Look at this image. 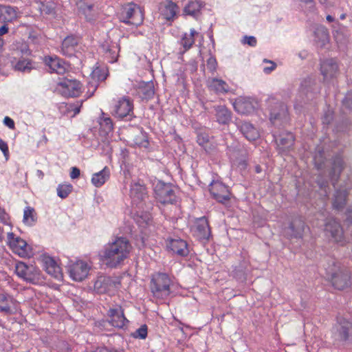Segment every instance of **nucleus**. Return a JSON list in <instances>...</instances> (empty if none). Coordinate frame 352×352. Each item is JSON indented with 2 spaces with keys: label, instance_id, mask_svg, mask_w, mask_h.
Returning a JSON list of instances; mask_svg holds the SVG:
<instances>
[{
  "label": "nucleus",
  "instance_id": "2",
  "mask_svg": "<svg viewBox=\"0 0 352 352\" xmlns=\"http://www.w3.org/2000/svg\"><path fill=\"white\" fill-rule=\"evenodd\" d=\"M325 270L336 289L343 290L351 287V272L335 258L329 259Z\"/></svg>",
  "mask_w": 352,
  "mask_h": 352
},
{
  "label": "nucleus",
  "instance_id": "16",
  "mask_svg": "<svg viewBox=\"0 0 352 352\" xmlns=\"http://www.w3.org/2000/svg\"><path fill=\"white\" fill-rule=\"evenodd\" d=\"M17 301L10 295L0 293V313L12 315L17 309Z\"/></svg>",
  "mask_w": 352,
  "mask_h": 352
},
{
  "label": "nucleus",
  "instance_id": "64",
  "mask_svg": "<svg viewBox=\"0 0 352 352\" xmlns=\"http://www.w3.org/2000/svg\"><path fill=\"white\" fill-rule=\"evenodd\" d=\"M94 352H110L107 347H98Z\"/></svg>",
  "mask_w": 352,
  "mask_h": 352
},
{
  "label": "nucleus",
  "instance_id": "53",
  "mask_svg": "<svg viewBox=\"0 0 352 352\" xmlns=\"http://www.w3.org/2000/svg\"><path fill=\"white\" fill-rule=\"evenodd\" d=\"M243 43L244 44H248L250 46L254 47L256 45V39L254 36H245L243 37Z\"/></svg>",
  "mask_w": 352,
  "mask_h": 352
},
{
  "label": "nucleus",
  "instance_id": "1",
  "mask_svg": "<svg viewBox=\"0 0 352 352\" xmlns=\"http://www.w3.org/2000/svg\"><path fill=\"white\" fill-rule=\"evenodd\" d=\"M131 249L132 246L126 238L117 237L104 246L101 256L107 266L116 267L129 256Z\"/></svg>",
  "mask_w": 352,
  "mask_h": 352
},
{
  "label": "nucleus",
  "instance_id": "18",
  "mask_svg": "<svg viewBox=\"0 0 352 352\" xmlns=\"http://www.w3.org/2000/svg\"><path fill=\"white\" fill-rule=\"evenodd\" d=\"M167 248L179 256H186L189 254L186 241L179 238L170 239L167 243Z\"/></svg>",
  "mask_w": 352,
  "mask_h": 352
},
{
  "label": "nucleus",
  "instance_id": "60",
  "mask_svg": "<svg viewBox=\"0 0 352 352\" xmlns=\"http://www.w3.org/2000/svg\"><path fill=\"white\" fill-rule=\"evenodd\" d=\"M342 103L344 105H345L346 107L348 108H351V105H352V99L350 98H345L343 101H342Z\"/></svg>",
  "mask_w": 352,
  "mask_h": 352
},
{
  "label": "nucleus",
  "instance_id": "38",
  "mask_svg": "<svg viewBox=\"0 0 352 352\" xmlns=\"http://www.w3.org/2000/svg\"><path fill=\"white\" fill-rule=\"evenodd\" d=\"M216 117L220 124H226L231 120V112L225 106H218L215 108Z\"/></svg>",
  "mask_w": 352,
  "mask_h": 352
},
{
  "label": "nucleus",
  "instance_id": "44",
  "mask_svg": "<svg viewBox=\"0 0 352 352\" xmlns=\"http://www.w3.org/2000/svg\"><path fill=\"white\" fill-rule=\"evenodd\" d=\"M201 3L197 1H190L184 8V12L188 15H195L199 11Z\"/></svg>",
  "mask_w": 352,
  "mask_h": 352
},
{
  "label": "nucleus",
  "instance_id": "19",
  "mask_svg": "<svg viewBox=\"0 0 352 352\" xmlns=\"http://www.w3.org/2000/svg\"><path fill=\"white\" fill-rule=\"evenodd\" d=\"M305 228V224L301 217L294 218L288 228L286 234L292 239H300L302 237Z\"/></svg>",
  "mask_w": 352,
  "mask_h": 352
},
{
  "label": "nucleus",
  "instance_id": "31",
  "mask_svg": "<svg viewBox=\"0 0 352 352\" xmlns=\"http://www.w3.org/2000/svg\"><path fill=\"white\" fill-rule=\"evenodd\" d=\"M234 109L241 114H249L254 111V107L249 100L240 98L234 103Z\"/></svg>",
  "mask_w": 352,
  "mask_h": 352
},
{
  "label": "nucleus",
  "instance_id": "5",
  "mask_svg": "<svg viewBox=\"0 0 352 352\" xmlns=\"http://www.w3.org/2000/svg\"><path fill=\"white\" fill-rule=\"evenodd\" d=\"M270 120L274 125L287 122L289 113L287 105L280 101H270Z\"/></svg>",
  "mask_w": 352,
  "mask_h": 352
},
{
  "label": "nucleus",
  "instance_id": "6",
  "mask_svg": "<svg viewBox=\"0 0 352 352\" xmlns=\"http://www.w3.org/2000/svg\"><path fill=\"white\" fill-rule=\"evenodd\" d=\"M156 199L162 204H173L176 201V195L173 187L169 184L157 182L154 188Z\"/></svg>",
  "mask_w": 352,
  "mask_h": 352
},
{
  "label": "nucleus",
  "instance_id": "45",
  "mask_svg": "<svg viewBox=\"0 0 352 352\" xmlns=\"http://www.w3.org/2000/svg\"><path fill=\"white\" fill-rule=\"evenodd\" d=\"M36 221L34 210L30 207H27L24 210L23 222L28 225H32Z\"/></svg>",
  "mask_w": 352,
  "mask_h": 352
},
{
  "label": "nucleus",
  "instance_id": "4",
  "mask_svg": "<svg viewBox=\"0 0 352 352\" xmlns=\"http://www.w3.org/2000/svg\"><path fill=\"white\" fill-rule=\"evenodd\" d=\"M119 18L120 21L134 25L141 24L143 21L140 8L132 3L122 6Z\"/></svg>",
  "mask_w": 352,
  "mask_h": 352
},
{
  "label": "nucleus",
  "instance_id": "3",
  "mask_svg": "<svg viewBox=\"0 0 352 352\" xmlns=\"http://www.w3.org/2000/svg\"><path fill=\"white\" fill-rule=\"evenodd\" d=\"M171 284L172 280L167 274H154L151 282V290L154 297L161 299L168 297L170 294Z\"/></svg>",
  "mask_w": 352,
  "mask_h": 352
},
{
  "label": "nucleus",
  "instance_id": "17",
  "mask_svg": "<svg viewBox=\"0 0 352 352\" xmlns=\"http://www.w3.org/2000/svg\"><path fill=\"white\" fill-rule=\"evenodd\" d=\"M278 149L280 153H285L289 151L292 148L295 138L294 135L290 132H283L276 137V135H273Z\"/></svg>",
  "mask_w": 352,
  "mask_h": 352
},
{
  "label": "nucleus",
  "instance_id": "56",
  "mask_svg": "<svg viewBox=\"0 0 352 352\" xmlns=\"http://www.w3.org/2000/svg\"><path fill=\"white\" fill-rule=\"evenodd\" d=\"M80 169L77 167H72L70 173V177L72 179H76L80 176Z\"/></svg>",
  "mask_w": 352,
  "mask_h": 352
},
{
  "label": "nucleus",
  "instance_id": "47",
  "mask_svg": "<svg viewBox=\"0 0 352 352\" xmlns=\"http://www.w3.org/2000/svg\"><path fill=\"white\" fill-rule=\"evenodd\" d=\"M14 67L18 71L29 72L32 69V64L28 60L23 58L17 62Z\"/></svg>",
  "mask_w": 352,
  "mask_h": 352
},
{
  "label": "nucleus",
  "instance_id": "41",
  "mask_svg": "<svg viewBox=\"0 0 352 352\" xmlns=\"http://www.w3.org/2000/svg\"><path fill=\"white\" fill-rule=\"evenodd\" d=\"M107 70L105 68L101 67H96L93 72H91V79L93 80V83L96 84L100 81H104L107 77ZM95 87H97L96 85H94Z\"/></svg>",
  "mask_w": 352,
  "mask_h": 352
},
{
  "label": "nucleus",
  "instance_id": "13",
  "mask_svg": "<svg viewBox=\"0 0 352 352\" xmlns=\"http://www.w3.org/2000/svg\"><path fill=\"white\" fill-rule=\"evenodd\" d=\"M111 324L117 328H123L129 322L124 314V309L120 305L111 307L107 314Z\"/></svg>",
  "mask_w": 352,
  "mask_h": 352
},
{
  "label": "nucleus",
  "instance_id": "22",
  "mask_svg": "<svg viewBox=\"0 0 352 352\" xmlns=\"http://www.w3.org/2000/svg\"><path fill=\"white\" fill-rule=\"evenodd\" d=\"M63 88V94L69 97H77L81 92V85L76 80L66 79L60 82Z\"/></svg>",
  "mask_w": 352,
  "mask_h": 352
},
{
  "label": "nucleus",
  "instance_id": "59",
  "mask_svg": "<svg viewBox=\"0 0 352 352\" xmlns=\"http://www.w3.org/2000/svg\"><path fill=\"white\" fill-rule=\"evenodd\" d=\"M8 32V27L6 23L0 28V38Z\"/></svg>",
  "mask_w": 352,
  "mask_h": 352
},
{
  "label": "nucleus",
  "instance_id": "61",
  "mask_svg": "<svg viewBox=\"0 0 352 352\" xmlns=\"http://www.w3.org/2000/svg\"><path fill=\"white\" fill-rule=\"evenodd\" d=\"M140 218L143 220V221L145 223V225L148 226L150 224L151 219L148 214H145L144 216H141Z\"/></svg>",
  "mask_w": 352,
  "mask_h": 352
},
{
  "label": "nucleus",
  "instance_id": "29",
  "mask_svg": "<svg viewBox=\"0 0 352 352\" xmlns=\"http://www.w3.org/2000/svg\"><path fill=\"white\" fill-rule=\"evenodd\" d=\"M207 85L210 90L217 94L227 93L229 90V86L226 81L216 78H209Z\"/></svg>",
  "mask_w": 352,
  "mask_h": 352
},
{
  "label": "nucleus",
  "instance_id": "20",
  "mask_svg": "<svg viewBox=\"0 0 352 352\" xmlns=\"http://www.w3.org/2000/svg\"><path fill=\"white\" fill-rule=\"evenodd\" d=\"M80 38L74 35L67 36L64 38L61 45V53L63 55L72 57L75 54Z\"/></svg>",
  "mask_w": 352,
  "mask_h": 352
},
{
  "label": "nucleus",
  "instance_id": "34",
  "mask_svg": "<svg viewBox=\"0 0 352 352\" xmlns=\"http://www.w3.org/2000/svg\"><path fill=\"white\" fill-rule=\"evenodd\" d=\"M314 35L315 41L318 43L320 47L324 46L329 41V32L327 29L324 26L320 25L317 27L314 31Z\"/></svg>",
  "mask_w": 352,
  "mask_h": 352
},
{
  "label": "nucleus",
  "instance_id": "54",
  "mask_svg": "<svg viewBox=\"0 0 352 352\" xmlns=\"http://www.w3.org/2000/svg\"><path fill=\"white\" fill-rule=\"evenodd\" d=\"M0 149L3 152L5 157L8 159L9 156L8 146L7 143L1 139H0Z\"/></svg>",
  "mask_w": 352,
  "mask_h": 352
},
{
  "label": "nucleus",
  "instance_id": "14",
  "mask_svg": "<svg viewBox=\"0 0 352 352\" xmlns=\"http://www.w3.org/2000/svg\"><path fill=\"white\" fill-rule=\"evenodd\" d=\"M89 267L87 263L78 261L69 265L68 271L70 276L76 281H82L87 277L89 272Z\"/></svg>",
  "mask_w": 352,
  "mask_h": 352
},
{
  "label": "nucleus",
  "instance_id": "23",
  "mask_svg": "<svg viewBox=\"0 0 352 352\" xmlns=\"http://www.w3.org/2000/svg\"><path fill=\"white\" fill-rule=\"evenodd\" d=\"M320 72L326 80L336 76L338 72V65L333 59H327L320 64Z\"/></svg>",
  "mask_w": 352,
  "mask_h": 352
},
{
  "label": "nucleus",
  "instance_id": "51",
  "mask_svg": "<svg viewBox=\"0 0 352 352\" xmlns=\"http://www.w3.org/2000/svg\"><path fill=\"white\" fill-rule=\"evenodd\" d=\"M147 330V326L146 324H143L133 333L132 336L135 338L145 339L148 333Z\"/></svg>",
  "mask_w": 352,
  "mask_h": 352
},
{
  "label": "nucleus",
  "instance_id": "15",
  "mask_svg": "<svg viewBox=\"0 0 352 352\" xmlns=\"http://www.w3.org/2000/svg\"><path fill=\"white\" fill-rule=\"evenodd\" d=\"M119 282L116 281L110 276H100L94 283V290L98 294H105L112 288L117 287Z\"/></svg>",
  "mask_w": 352,
  "mask_h": 352
},
{
  "label": "nucleus",
  "instance_id": "26",
  "mask_svg": "<svg viewBox=\"0 0 352 352\" xmlns=\"http://www.w3.org/2000/svg\"><path fill=\"white\" fill-rule=\"evenodd\" d=\"M238 128L249 141H254L259 138L258 130L250 122H241L238 124Z\"/></svg>",
  "mask_w": 352,
  "mask_h": 352
},
{
  "label": "nucleus",
  "instance_id": "32",
  "mask_svg": "<svg viewBox=\"0 0 352 352\" xmlns=\"http://www.w3.org/2000/svg\"><path fill=\"white\" fill-rule=\"evenodd\" d=\"M179 8L173 1H168L161 7V14L166 20L173 19L178 12Z\"/></svg>",
  "mask_w": 352,
  "mask_h": 352
},
{
  "label": "nucleus",
  "instance_id": "52",
  "mask_svg": "<svg viewBox=\"0 0 352 352\" xmlns=\"http://www.w3.org/2000/svg\"><path fill=\"white\" fill-rule=\"evenodd\" d=\"M217 65L215 58L210 56L207 60V67L211 72H214L216 70Z\"/></svg>",
  "mask_w": 352,
  "mask_h": 352
},
{
  "label": "nucleus",
  "instance_id": "36",
  "mask_svg": "<svg viewBox=\"0 0 352 352\" xmlns=\"http://www.w3.org/2000/svg\"><path fill=\"white\" fill-rule=\"evenodd\" d=\"M347 192L345 190H337L334 195L333 208L336 210H342L346 205Z\"/></svg>",
  "mask_w": 352,
  "mask_h": 352
},
{
  "label": "nucleus",
  "instance_id": "57",
  "mask_svg": "<svg viewBox=\"0 0 352 352\" xmlns=\"http://www.w3.org/2000/svg\"><path fill=\"white\" fill-rule=\"evenodd\" d=\"M197 143L199 145L204 146V144L208 142V136H204L203 135H199L197 136Z\"/></svg>",
  "mask_w": 352,
  "mask_h": 352
},
{
  "label": "nucleus",
  "instance_id": "25",
  "mask_svg": "<svg viewBox=\"0 0 352 352\" xmlns=\"http://www.w3.org/2000/svg\"><path fill=\"white\" fill-rule=\"evenodd\" d=\"M45 64L49 67L51 72L63 74L67 70V65L64 60L58 57H45Z\"/></svg>",
  "mask_w": 352,
  "mask_h": 352
},
{
  "label": "nucleus",
  "instance_id": "48",
  "mask_svg": "<svg viewBox=\"0 0 352 352\" xmlns=\"http://www.w3.org/2000/svg\"><path fill=\"white\" fill-rule=\"evenodd\" d=\"M195 43V38H192V36L188 35V34H184L183 37L181 39L180 44L183 46L184 50V52L189 50Z\"/></svg>",
  "mask_w": 352,
  "mask_h": 352
},
{
  "label": "nucleus",
  "instance_id": "42",
  "mask_svg": "<svg viewBox=\"0 0 352 352\" xmlns=\"http://www.w3.org/2000/svg\"><path fill=\"white\" fill-rule=\"evenodd\" d=\"M99 124L100 129L105 133L108 134L113 131V124L112 120L109 116H104V113H102V117L100 118Z\"/></svg>",
  "mask_w": 352,
  "mask_h": 352
},
{
  "label": "nucleus",
  "instance_id": "10",
  "mask_svg": "<svg viewBox=\"0 0 352 352\" xmlns=\"http://www.w3.org/2000/svg\"><path fill=\"white\" fill-rule=\"evenodd\" d=\"M7 238L8 244L14 253L17 254L21 257L30 256L31 252L25 240L19 236H16L12 232L8 233Z\"/></svg>",
  "mask_w": 352,
  "mask_h": 352
},
{
  "label": "nucleus",
  "instance_id": "27",
  "mask_svg": "<svg viewBox=\"0 0 352 352\" xmlns=\"http://www.w3.org/2000/svg\"><path fill=\"white\" fill-rule=\"evenodd\" d=\"M138 94L143 100L152 98L155 94L153 82L152 81L140 82L138 87Z\"/></svg>",
  "mask_w": 352,
  "mask_h": 352
},
{
  "label": "nucleus",
  "instance_id": "43",
  "mask_svg": "<svg viewBox=\"0 0 352 352\" xmlns=\"http://www.w3.org/2000/svg\"><path fill=\"white\" fill-rule=\"evenodd\" d=\"M4 23L11 22L17 17L15 9L11 6H3Z\"/></svg>",
  "mask_w": 352,
  "mask_h": 352
},
{
  "label": "nucleus",
  "instance_id": "63",
  "mask_svg": "<svg viewBox=\"0 0 352 352\" xmlns=\"http://www.w3.org/2000/svg\"><path fill=\"white\" fill-rule=\"evenodd\" d=\"M0 219L2 221H6L7 219V214H6V212L4 211V210H3L1 208L0 209Z\"/></svg>",
  "mask_w": 352,
  "mask_h": 352
},
{
  "label": "nucleus",
  "instance_id": "21",
  "mask_svg": "<svg viewBox=\"0 0 352 352\" xmlns=\"http://www.w3.org/2000/svg\"><path fill=\"white\" fill-rule=\"evenodd\" d=\"M130 197L133 204L140 205L147 198V192L144 185L134 183L131 185Z\"/></svg>",
  "mask_w": 352,
  "mask_h": 352
},
{
  "label": "nucleus",
  "instance_id": "55",
  "mask_svg": "<svg viewBox=\"0 0 352 352\" xmlns=\"http://www.w3.org/2000/svg\"><path fill=\"white\" fill-rule=\"evenodd\" d=\"M3 123L5 125L8 126L10 129H14V122L12 118H10L8 116L5 117V118L3 120Z\"/></svg>",
  "mask_w": 352,
  "mask_h": 352
},
{
  "label": "nucleus",
  "instance_id": "62",
  "mask_svg": "<svg viewBox=\"0 0 352 352\" xmlns=\"http://www.w3.org/2000/svg\"><path fill=\"white\" fill-rule=\"evenodd\" d=\"M235 151H236L234 147L232 148L231 146H228V154L229 155L230 158L234 157L235 156Z\"/></svg>",
  "mask_w": 352,
  "mask_h": 352
},
{
  "label": "nucleus",
  "instance_id": "35",
  "mask_svg": "<svg viewBox=\"0 0 352 352\" xmlns=\"http://www.w3.org/2000/svg\"><path fill=\"white\" fill-rule=\"evenodd\" d=\"M102 48L106 56L109 59V62L114 63L117 60L120 51L118 44L116 43H113L111 45L104 44Z\"/></svg>",
  "mask_w": 352,
  "mask_h": 352
},
{
  "label": "nucleus",
  "instance_id": "58",
  "mask_svg": "<svg viewBox=\"0 0 352 352\" xmlns=\"http://www.w3.org/2000/svg\"><path fill=\"white\" fill-rule=\"evenodd\" d=\"M269 63L271 64L270 67H266L263 69V71L266 74L270 73L272 71H273L276 68V63H274L272 61H269Z\"/></svg>",
  "mask_w": 352,
  "mask_h": 352
},
{
  "label": "nucleus",
  "instance_id": "49",
  "mask_svg": "<svg viewBox=\"0 0 352 352\" xmlns=\"http://www.w3.org/2000/svg\"><path fill=\"white\" fill-rule=\"evenodd\" d=\"M314 164L318 170H321L324 166L325 157L324 153L320 150H318V153H316L314 157Z\"/></svg>",
  "mask_w": 352,
  "mask_h": 352
},
{
  "label": "nucleus",
  "instance_id": "39",
  "mask_svg": "<svg viewBox=\"0 0 352 352\" xmlns=\"http://www.w3.org/2000/svg\"><path fill=\"white\" fill-rule=\"evenodd\" d=\"M79 11L85 15L87 21H92L95 19L96 13L94 10V5L88 4L85 2H80L78 3Z\"/></svg>",
  "mask_w": 352,
  "mask_h": 352
},
{
  "label": "nucleus",
  "instance_id": "7",
  "mask_svg": "<svg viewBox=\"0 0 352 352\" xmlns=\"http://www.w3.org/2000/svg\"><path fill=\"white\" fill-rule=\"evenodd\" d=\"M334 336L336 340L344 345L352 344V322L341 318L336 327Z\"/></svg>",
  "mask_w": 352,
  "mask_h": 352
},
{
  "label": "nucleus",
  "instance_id": "46",
  "mask_svg": "<svg viewBox=\"0 0 352 352\" xmlns=\"http://www.w3.org/2000/svg\"><path fill=\"white\" fill-rule=\"evenodd\" d=\"M316 182L321 190L323 191V195L328 197L329 192V182L327 179H324L323 176L320 174L316 179Z\"/></svg>",
  "mask_w": 352,
  "mask_h": 352
},
{
  "label": "nucleus",
  "instance_id": "9",
  "mask_svg": "<svg viewBox=\"0 0 352 352\" xmlns=\"http://www.w3.org/2000/svg\"><path fill=\"white\" fill-rule=\"evenodd\" d=\"M16 275L27 282L34 283L39 279L38 270L33 266L28 265L23 262H18L15 265Z\"/></svg>",
  "mask_w": 352,
  "mask_h": 352
},
{
  "label": "nucleus",
  "instance_id": "28",
  "mask_svg": "<svg viewBox=\"0 0 352 352\" xmlns=\"http://www.w3.org/2000/svg\"><path fill=\"white\" fill-rule=\"evenodd\" d=\"M43 266L47 273L52 276L58 278L61 276L60 267L53 258L50 256L44 257Z\"/></svg>",
  "mask_w": 352,
  "mask_h": 352
},
{
  "label": "nucleus",
  "instance_id": "50",
  "mask_svg": "<svg viewBox=\"0 0 352 352\" xmlns=\"http://www.w3.org/2000/svg\"><path fill=\"white\" fill-rule=\"evenodd\" d=\"M72 185L60 184L57 188L58 196L62 199H65L72 192Z\"/></svg>",
  "mask_w": 352,
  "mask_h": 352
},
{
  "label": "nucleus",
  "instance_id": "11",
  "mask_svg": "<svg viewBox=\"0 0 352 352\" xmlns=\"http://www.w3.org/2000/svg\"><path fill=\"white\" fill-rule=\"evenodd\" d=\"M324 231L327 236H331L332 239L343 245L345 243L343 230L339 222L334 219H329L325 223Z\"/></svg>",
  "mask_w": 352,
  "mask_h": 352
},
{
  "label": "nucleus",
  "instance_id": "8",
  "mask_svg": "<svg viewBox=\"0 0 352 352\" xmlns=\"http://www.w3.org/2000/svg\"><path fill=\"white\" fill-rule=\"evenodd\" d=\"M133 101L128 97H123L118 100L114 106L112 113L118 118H126L131 120L133 114Z\"/></svg>",
  "mask_w": 352,
  "mask_h": 352
},
{
  "label": "nucleus",
  "instance_id": "24",
  "mask_svg": "<svg viewBox=\"0 0 352 352\" xmlns=\"http://www.w3.org/2000/svg\"><path fill=\"white\" fill-rule=\"evenodd\" d=\"M344 168V163L342 156L336 155L333 159L331 170L329 172V177L334 187Z\"/></svg>",
  "mask_w": 352,
  "mask_h": 352
},
{
  "label": "nucleus",
  "instance_id": "12",
  "mask_svg": "<svg viewBox=\"0 0 352 352\" xmlns=\"http://www.w3.org/2000/svg\"><path fill=\"white\" fill-rule=\"evenodd\" d=\"M209 190L218 202L226 204L230 199V192L228 186L219 181H213L210 185Z\"/></svg>",
  "mask_w": 352,
  "mask_h": 352
},
{
  "label": "nucleus",
  "instance_id": "37",
  "mask_svg": "<svg viewBox=\"0 0 352 352\" xmlns=\"http://www.w3.org/2000/svg\"><path fill=\"white\" fill-rule=\"evenodd\" d=\"M250 266L247 262H243L234 270V276L239 281L244 282L246 280L248 274L250 273Z\"/></svg>",
  "mask_w": 352,
  "mask_h": 352
},
{
  "label": "nucleus",
  "instance_id": "40",
  "mask_svg": "<svg viewBox=\"0 0 352 352\" xmlns=\"http://www.w3.org/2000/svg\"><path fill=\"white\" fill-rule=\"evenodd\" d=\"M36 8L41 14L54 15L55 14V6L52 2L36 1Z\"/></svg>",
  "mask_w": 352,
  "mask_h": 352
},
{
  "label": "nucleus",
  "instance_id": "33",
  "mask_svg": "<svg viewBox=\"0 0 352 352\" xmlns=\"http://www.w3.org/2000/svg\"><path fill=\"white\" fill-rule=\"evenodd\" d=\"M109 169L106 166L102 170L93 175L91 182L96 187H100L109 179Z\"/></svg>",
  "mask_w": 352,
  "mask_h": 352
},
{
  "label": "nucleus",
  "instance_id": "30",
  "mask_svg": "<svg viewBox=\"0 0 352 352\" xmlns=\"http://www.w3.org/2000/svg\"><path fill=\"white\" fill-rule=\"evenodd\" d=\"M195 232L201 239H208L210 235L208 222L204 217L199 219L196 223Z\"/></svg>",
  "mask_w": 352,
  "mask_h": 352
}]
</instances>
